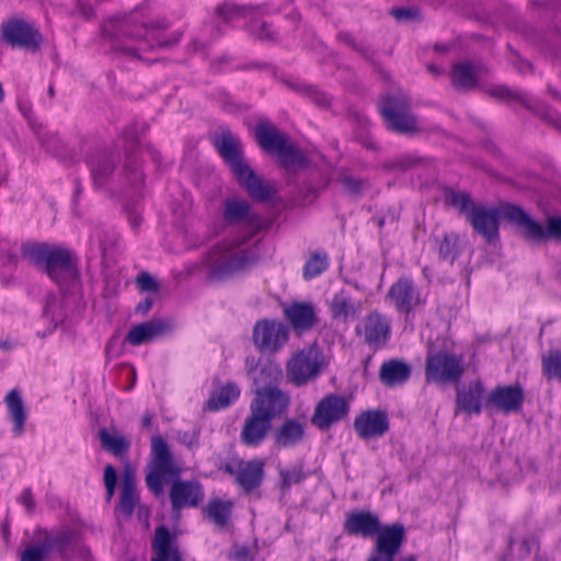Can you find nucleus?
I'll return each mask as SVG.
<instances>
[{"label": "nucleus", "mask_w": 561, "mask_h": 561, "mask_svg": "<svg viewBox=\"0 0 561 561\" xmlns=\"http://www.w3.org/2000/svg\"><path fill=\"white\" fill-rule=\"evenodd\" d=\"M124 172L129 176L130 184L136 185L142 182L144 175L138 170L134 159L127 158L124 164Z\"/></svg>", "instance_id": "48"}, {"label": "nucleus", "mask_w": 561, "mask_h": 561, "mask_svg": "<svg viewBox=\"0 0 561 561\" xmlns=\"http://www.w3.org/2000/svg\"><path fill=\"white\" fill-rule=\"evenodd\" d=\"M257 367V360L255 357H247L245 359V370L250 375L252 374Z\"/></svg>", "instance_id": "59"}, {"label": "nucleus", "mask_w": 561, "mask_h": 561, "mask_svg": "<svg viewBox=\"0 0 561 561\" xmlns=\"http://www.w3.org/2000/svg\"><path fill=\"white\" fill-rule=\"evenodd\" d=\"M21 253L25 260L43 268L62 291L79 288L77 257L70 250L45 243H27L22 245Z\"/></svg>", "instance_id": "4"}, {"label": "nucleus", "mask_w": 561, "mask_h": 561, "mask_svg": "<svg viewBox=\"0 0 561 561\" xmlns=\"http://www.w3.org/2000/svg\"><path fill=\"white\" fill-rule=\"evenodd\" d=\"M404 540V528L394 524L379 530L376 546L367 561H394Z\"/></svg>", "instance_id": "15"}, {"label": "nucleus", "mask_w": 561, "mask_h": 561, "mask_svg": "<svg viewBox=\"0 0 561 561\" xmlns=\"http://www.w3.org/2000/svg\"><path fill=\"white\" fill-rule=\"evenodd\" d=\"M168 329L167 323L160 319H152L150 321H146L134 325L127 336L126 341L131 345H141L144 343H148L153 339L160 336Z\"/></svg>", "instance_id": "30"}, {"label": "nucleus", "mask_w": 561, "mask_h": 561, "mask_svg": "<svg viewBox=\"0 0 561 561\" xmlns=\"http://www.w3.org/2000/svg\"><path fill=\"white\" fill-rule=\"evenodd\" d=\"M227 224H242L243 232L214 247L207 255L211 277L221 279L244 270L257 259V251L247 242L261 229V219L251 211L250 205L241 199H227L224 206Z\"/></svg>", "instance_id": "1"}, {"label": "nucleus", "mask_w": 561, "mask_h": 561, "mask_svg": "<svg viewBox=\"0 0 561 561\" xmlns=\"http://www.w3.org/2000/svg\"><path fill=\"white\" fill-rule=\"evenodd\" d=\"M151 421H152V415L147 413L144 415L141 422H142V426H150L151 425Z\"/></svg>", "instance_id": "64"}, {"label": "nucleus", "mask_w": 561, "mask_h": 561, "mask_svg": "<svg viewBox=\"0 0 561 561\" xmlns=\"http://www.w3.org/2000/svg\"><path fill=\"white\" fill-rule=\"evenodd\" d=\"M458 242L459 237L456 233H445L442 239L437 240L439 256L453 263L458 256Z\"/></svg>", "instance_id": "41"}, {"label": "nucleus", "mask_w": 561, "mask_h": 561, "mask_svg": "<svg viewBox=\"0 0 561 561\" xmlns=\"http://www.w3.org/2000/svg\"><path fill=\"white\" fill-rule=\"evenodd\" d=\"M272 428V422L267 417L250 410L241 428L240 440L245 446L256 447L265 440Z\"/></svg>", "instance_id": "23"}, {"label": "nucleus", "mask_w": 561, "mask_h": 561, "mask_svg": "<svg viewBox=\"0 0 561 561\" xmlns=\"http://www.w3.org/2000/svg\"><path fill=\"white\" fill-rule=\"evenodd\" d=\"M49 552L50 551L43 539L41 543L28 546L21 553V561H44Z\"/></svg>", "instance_id": "44"}, {"label": "nucleus", "mask_w": 561, "mask_h": 561, "mask_svg": "<svg viewBox=\"0 0 561 561\" xmlns=\"http://www.w3.org/2000/svg\"><path fill=\"white\" fill-rule=\"evenodd\" d=\"M137 285L142 291H154L159 290L158 282L146 272H142L137 277Z\"/></svg>", "instance_id": "49"}, {"label": "nucleus", "mask_w": 561, "mask_h": 561, "mask_svg": "<svg viewBox=\"0 0 561 561\" xmlns=\"http://www.w3.org/2000/svg\"><path fill=\"white\" fill-rule=\"evenodd\" d=\"M465 373L463 357L448 351L428 354L425 377L428 382L440 385L458 382Z\"/></svg>", "instance_id": "9"}, {"label": "nucleus", "mask_w": 561, "mask_h": 561, "mask_svg": "<svg viewBox=\"0 0 561 561\" xmlns=\"http://www.w3.org/2000/svg\"><path fill=\"white\" fill-rule=\"evenodd\" d=\"M152 305H153L152 298L147 297L137 305L136 311L141 314H146L152 308Z\"/></svg>", "instance_id": "57"}, {"label": "nucleus", "mask_w": 561, "mask_h": 561, "mask_svg": "<svg viewBox=\"0 0 561 561\" xmlns=\"http://www.w3.org/2000/svg\"><path fill=\"white\" fill-rule=\"evenodd\" d=\"M391 14L398 20H410L415 15V12L409 9H392Z\"/></svg>", "instance_id": "56"}, {"label": "nucleus", "mask_w": 561, "mask_h": 561, "mask_svg": "<svg viewBox=\"0 0 561 561\" xmlns=\"http://www.w3.org/2000/svg\"><path fill=\"white\" fill-rule=\"evenodd\" d=\"M541 363L546 378L561 380V348L549 350L542 355Z\"/></svg>", "instance_id": "39"}, {"label": "nucleus", "mask_w": 561, "mask_h": 561, "mask_svg": "<svg viewBox=\"0 0 561 561\" xmlns=\"http://www.w3.org/2000/svg\"><path fill=\"white\" fill-rule=\"evenodd\" d=\"M288 328L280 321L262 319L253 328L252 340L261 353H277L288 342Z\"/></svg>", "instance_id": "13"}, {"label": "nucleus", "mask_w": 561, "mask_h": 561, "mask_svg": "<svg viewBox=\"0 0 561 561\" xmlns=\"http://www.w3.org/2000/svg\"><path fill=\"white\" fill-rule=\"evenodd\" d=\"M115 156L110 152L98 153L91 160V172L94 184L99 187L106 184L115 168Z\"/></svg>", "instance_id": "31"}, {"label": "nucleus", "mask_w": 561, "mask_h": 561, "mask_svg": "<svg viewBox=\"0 0 561 561\" xmlns=\"http://www.w3.org/2000/svg\"><path fill=\"white\" fill-rule=\"evenodd\" d=\"M151 549L150 561H184L176 536L164 526L156 528Z\"/></svg>", "instance_id": "22"}, {"label": "nucleus", "mask_w": 561, "mask_h": 561, "mask_svg": "<svg viewBox=\"0 0 561 561\" xmlns=\"http://www.w3.org/2000/svg\"><path fill=\"white\" fill-rule=\"evenodd\" d=\"M249 10L238 7L233 3H222L218 5L217 13L225 22H232L240 18H245Z\"/></svg>", "instance_id": "43"}, {"label": "nucleus", "mask_w": 561, "mask_h": 561, "mask_svg": "<svg viewBox=\"0 0 561 561\" xmlns=\"http://www.w3.org/2000/svg\"><path fill=\"white\" fill-rule=\"evenodd\" d=\"M249 557V549L245 547H241L234 551V558L238 561H245Z\"/></svg>", "instance_id": "60"}, {"label": "nucleus", "mask_w": 561, "mask_h": 561, "mask_svg": "<svg viewBox=\"0 0 561 561\" xmlns=\"http://www.w3.org/2000/svg\"><path fill=\"white\" fill-rule=\"evenodd\" d=\"M137 490L136 488V474L134 469L126 465L123 471L122 490Z\"/></svg>", "instance_id": "51"}, {"label": "nucleus", "mask_w": 561, "mask_h": 561, "mask_svg": "<svg viewBox=\"0 0 561 561\" xmlns=\"http://www.w3.org/2000/svg\"><path fill=\"white\" fill-rule=\"evenodd\" d=\"M323 364V355L317 346L304 348L287 362V380L296 387L305 386L320 375Z\"/></svg>", "instance_id": "8"}, {"label": "nucleus", "mask_w": 561, "mask_h": 561, "mask_svg": "<svg viewBox=\"0 0 561 561\" xmlns=\"http://www.w3.org/2000/svg\"><path fill=\"white\" fill-rule=\"evenodd\" d=\"M282 477V485L283 488H289L293 484H297L301 482L306 474L300 467L293 468L290 470L282 469L279 471Z\"/></svg>", "instance_id": "46"}, {"label": "nucleus", "mask_w": 561, "mask_h": 561, "mask_svg": "<svg viewBox=\"0 0 561 561\" xmlns=\"http://www.w3.org/2000/svg\"><path fill=\"white\" fill-rule=\"evenodd\" d=\"M254 134L259 146L272 154H277L289 142L288 136L268 122H260Z\"/></svg>", "instance_id": "27"}, {"label": "nucleus", "mask_w": 561, "mask_h": 561, "mask_svg": "<svg viewBox=\"0 0 561 561\" xmlns=\"http://www.w3.org/2000/svg\"><path fill=\"white\" fill-rule=\"evenodd\" d=\"M44 541L49 551L57 550L64 560H68L66 550L73 543L75 533L71 529H62L54 535L45 533Z\"/></svg>", "instance_id": "38"}, {"label": "nucleus", "mask_w": 561, "mask_h": 561, "mask_svg": "<svg viewBox=\"0 0 561 561\" xmlns=\"http://www.w3.org/2000/svg\"><path fill=\"white\" fill-rule=\"evenodd\" d=\"M5 403L9 414L13 421V432L16 436H21L24 432V424L26 420V412L20 392L12 389L5 396Z\"/></svg>", "instance_id": "33"}, {"label": "nucleus", "mask_w": 561, "mask_h": 561, "mask_svg": "<svg viewBox=\"0 0 561 561\" xmlns=\"http://www.w3.org/2000/svg\"><path fill=\"white\" fill-rule=\"evenodd\" d=\"M232 511V502L220 499H211L203 508V514L207 519L219 528L227 526Z\"/></svg>", "instance_id": "34"}, {"label": "nucleus", "mask_w": 561, "mask_h": 561, "mask_svg": "<svg viewBox=\"0 0 561 561\" xmlns=\"http://www.w3.org/2000/svg\"><path fill=\"white\" fill-rule=\"evenodd\" d=\"M279 163L287 170L295 171L307 165L304 153L290 141L276 154Z\"/></svg>", "instance_id": "37"}, {"label": "nucleus", "mask_w": 561, "mask_h": 561, "mask_svg": "<svg viewBox=\"0 0 561 561\" xmlns=\"http://www.w3.org/2000/svg\"><path fill=\"white\" fill-rule=\"evenodd\" d=\"M339 39L351 46L353 49L355 50H358V51H362L363 50V46L360 44H357L354 39V37L350 34V33H340L339 34Z\"/></svg>", "instance_id": "55"}, {"label": "nucleus", "mask_w": 561, "mask_h": 561, "mask_svg": "<svg viewBox=\"0 0 561 561\" xmlns=\"http://www.w3.org/2000/svg\"><path fill=\"white\" fill-rule=\"evenodd\" d=\"M485 389L480 380L468 383L466 388L457 390L456 413L463 411L468 414H479Z\"/></svg>", "instance_id": "29"}, {"label": "nucleus", "mask_w": 561, "mask_h": 561, "mask_svg": "<svg viewBox=\"0 0 561 561\" xmlns=\"http://www.w3.org/2000/svg\"><path fill=\"white\" fill-rule=\"evenodd\" d=\"M14 342L10 340L0 341V348L4 351H10L14 347Z\"/></svg>", "instance_id": "63"}, {"label": "nucleus", "mask_w": 561, "mask_h": 561, "mask_svg": "<svg viewBox=\"0 0 561 561\" xmlns=\"http://www.w3.org/2000/svg\"><path fill=\"white\" fill-rule=\"evenodd\" d=\"M344 529L348 535L369 538L380 530V523L376 515L369 512H353L347 515Z\"/></svg>", "instance_id": "24"}, {"label": "nucleus", "mask_w": 561, "mask_h": 561, "mask_svg": "<svg viewBox=\"0 0 561 561\" xmlns=\"http://www.w3.org/2000/svg\"><path fill=\"white\" fill-rule=\"evenodd\" d=\"M354 430L362 439L383 436L389 431L388 414L381 410H367L354 420Z\"/></svg>", "instance_id": "19"}, {"label": "nucleus", "mask_w": 561, "mask_h": 561, "mask_svg": "<svg viewBox=\"0 0 561 561\" xmlns=\"http://www.w3.org/2000/svg\"><path fill=\"white\" fill-rule=\"evenodd\" d=\"M99 436L102 447L116 457H122L129 449L130 443L123 435L112 434L107 430L102 428Z\"/></svg>", "instance_id": "36"}, {"label": "nucleus", "mask_w": 561, "mask_h": 561, "mask_svg": "<svg viewBox=\"0 0 561 561\" xmlns=\"http://www.w3.org/2000/svg\"><path fill=\"white\" fill-rule=\"evenodd\" d=\"M284 314L298 332H306L318 322L314 306L309 302H294L284 309Z\"/></svg>", "instance_id": "25"}, {"label": "nucleus", "mask_w": 561, "mask_h": 561, "mask_svg": "<svg viewBox=\"0 0 561 561\" xmlns=\"http://www.w3.org/2000/svg\"><path fill=\"white\" fill-rule=\"evenodd\" d=\"M379 110L389 129L405 135L419 131L411 112V100L407 95L400 93L383 98Z\"/></svg>", "instance_id": "7"}, {"label": "nucleus", "mask_w": 561, "mask_h": 561, "mask_svg": "<svg viewBox=\"0 0 561 561\" xmlns=\"http://www.w3.org/2000/svg\"><path fill=\"white\" fill-rule=\"evenodd\" d=\"M331 318L341 323L356 320L363 311V302L348 290L335 293L329 302Z\"/></svg>", "instance_id": "21"}, {"label": "nucleus", "mask_w": 561, "mask_h": 561, "mask_svg": "<svg viewBox=\"0 0 561 561\" xmlns=\"http://www.w3.org/2000/svg\"><path fill=\"white\" fill-rule=\"evenodd\" d=\"M329 266V257L325 252H313L304 267V277L311 279L323 273Z\"/></svg>", "instance_id": "40"}, {"label": "nucleus", "mask_w": 561, "mask_h": 561, "mask_svg": "<svg viewBox=\"0 0 561 561\" xmlns=\"http://www.w3.org/2000/svg\"><path fill=\"white\" fill-rule=\"evenodd\" d=\"M264 467L263 459L255 458L247 461L236 457L220 466L219 469L232 476L236 484L249 494L262 484L265 477Z\"/></svg>", "instance_id": "11"}, {"label": "nucleus", "mask_w": 561, "mask_h": 561, "mask_svg": "<svg viewBox=\"0 0 561 561\" xmlns=\"http://www.w3.org/2000/svg\"><path fill=\"white\" fill-rule=\"evenodd\" d=\"M492 94L497 98H501V99H506V98L512 96V92L504 87H497V88L493 89Z\"/></svg>", "instance_id": "58"}, {"label": "nucleus", "mask_w": 561, "mask_h": 561, "mask_svg": "<svg viewBox=\"0 0 561 561\" xmlns=\"http://www.w3.org/2000/svg\"><path fill=\"white\" fill-rule=\"evenodd\" d=\"M520 545H522L523 550H524L526 553H529V552H530V550H531L534 547H536V545H537V543H536V541H535L534 539H524V540L522 541V543H520Z\"/></svg>", "instance_id": "62"}, {"label": "nucleus", "mask_w": 561, "mask_h": 561, "mask_svg": "<svg viewBox=\"0 0 561 561\" xmlns=\"http://www.w3.org/2000/svg\"><path fill=\"white\" fill-rule=\"evenodd\" d=\"M524 399L525 396L522 386H497L490 392L486 400V408H492L508 414L519 411Z\"/></svg>", "instance_id": "20"}, {"label": "nucleus", "mask_w": 561, "mask_h": 561, "mask_svg": "<svg viewBox=\"0 0 561 561\" xmlns=\"http://www.w3.org/2000/svg\"><path fill=\"white\" fill-rule=\"evenodd\" d=\"M215 146L222 159L229 164L238 182L253 199L265 202L273 197L275 190L264 183L243 159L241 142L231 131H221L215 139Z\"/></svg>", "instance_id": "5"}, {"label": "nucleus", "mask_w": 561, "mask_h": 561, "mask_svg": "<svg viewBox=\"0 0 561 561\" xmlns=\"http://www.w3.org/2000/svg\"><path fill=\"white\" fill-rule=\"evenodd\" d=\"M350 413V402L343 396L330 393L314 407L311 423L320 431H328L334 424L345 420Z\"/></svg>", "instance_id": "12"}, {"label": "nucleus", "mask_w": 561, "mask_h": 561, "mask_svg": "<svg viewBox=\"0 0 561 561\" xmlns=\"http://www.w3.org/2000/svg\"><path fill=\"white\" fill-rule=\"evenodd\" d=\"M181 469L175 463L172 453L161 436L151 438V459L147 466L146 484L157 496L163 493V480L175 478L170 489L173 511L196 507L204 500V489L197 480L178 479Z\"/></svg>", "instance_id": "2"}, {"label": "nucleus", "mask_w": 561, "mask_h": 561, "mask_svg": "<svg viewBox=\"0 0 561 561\" xmlns=\"http://www.w3.org/2000/svg\"><path fill=\"white\" fill-rule=\"evenodd\" d=\"M139 502L137 490H121L118 510L125 516H131L136 504Z\"/></svg>", "instance_id": "42"}, {"label": "nucleus", "mask_w": 561, "mask_h": 561, "mask_svg": "<svg viewBox=\"0 0 561 561\" xmlns=\"http://www.w3.org/2000/svg\"><path fill=\"white\" fill-rule=\"evenodd\" d=\"M397 164H398V167H400L402 169H407L414 164V160L410 157H404V158L399 159L397 161Z\"/></svg>", "instance_id": "61"}, {"label": "nucleus", "mask_w": 561, "mask_h": 561, "mask_svg": "<svg viewBox=\"0 0 561 561\" xmlns=\"http://www.w3.org/2000/svg\"><path fill=\"white\" fill-rule=\"evenodd\" d=\"M342 184L344 188L352 194L359 193L365 186V183L362 180L352 176H344L342 179Z\"/></svg>", "instance_id": "52"}, {"label": "nucleus", "mask_w": 561, "mask_h": 561, "mask_svg": "<svg viewBox=\"0 0 561 561\" xmlns=\"http://www.w3.org/2000/svg\"><path fill=\"white\" fill-rule=\"evenodd\" d=\"M251 32L259 37L260 39H268L271 38V33L268 31V25L264 22L254 23L251 26Z\"/></svg>", "instance_id": "54"}, {"label": "nucleus", "mask_w": 561, "mask_h": 561, "mask_svg": "<svg viewBox=\"0 0 561 561\" xmlns=\"http://www.w3.org/2000/svg\"><path fill=\"white\" fill-rule=\"evenodd\" d=\"M3 39L12 46H19L36 50L42 42V36L36 28L22 20H13L2 27Z\"/></svg>", "instance_id": "18"}, {"label": "nucleus", "mask_w": 561, "mask_h": 561, "mask_svg": "<svg viewBox=\"0 0 561 561\" xmlns=\"http://www.w3.org/2000/svg\"><path fill=\"white\" fill-rule=\"evenodd\" d=\"M117 481L116 470L112 465H107L104 469V485L106 489V496L110 501L115 492Z\"/></svg>", "instance_id": "47"}, {"label": "nucleus", "mask_w": 561, "mask_h": 561, "mask_svg": "<svg viewBox=\"0 0 561 561\" xmlns=\"http://www.w3.org/2000/svg\"><path fill=\"white\" fill-rule=\"evenodd\" d=\"M486 73L482 64L463 61L456 64L451 72V82L457 89H472Z\"/></svg>", "instance_id": "28"}, {"label": "nucleus", "mask_w": 561, "mask_h": 561, "mask_svg": "<svg viewBox=\"0 0 561 561\" xmlns=\"http://www.w3.org/2000/svg\"><path fill=\"white\" fill-rule=\"evenodd\" d=\"M289 402L290 397L287 392L277 386H267L255 390V397L251 401L250 410L273 422L274 419L287 411Z\"/></svg>", "instance_id": "14"}, {"label": "nucleus", "mask_w": 561, "mask_h": 561, "mask_svg": "<svg viewBox=\"0 0 561 561\" xmlns=\"http://www.w3.org/2000/svg\"><path fill=\"white\" fill-rule=\"evenodd\" d=\"M165 20H156L150 23L138 21L135 14L119 19L115 25L116 48L131 57H139L138 51L147 48H170L176 45L183 33L176 31L167 39H160L159 32L167 30Z\"/></svg>", "instance_id": "3"}, {"label": "nucleus", "mask_w": 561, "mask_h": 561, "mask_svg": "<svg viewBox=\"0 0 561 561\" xmlns=\"http://www.w3.org/2000/svg\"><path fill=\"white\" fill-rule=\"evenodd\" d=\"M386 299L402 313H409L424 304L420 290L410 278L405 277L399 278L391 285Z\"/></svg>", "instance_id": "16"}, {"label": "nucleus", "mask_w": 561, "mask_h": 561, "mask_svg": "<svg viewBox=\"0 0 561 561\" xmlns=\"http://www.w3.org/2000/svg\"><path fill=\"white\" fill-rule=\"evenodd\" d=\"M36 135L38 139L41 140L42 145L48 150L51 151L55 154L59 153V147L61 145V141L59 137L48 130H36Z\"/></svg>", "instance_id": "45"}, {"label": "nucleus", "mask_w": 561, "mask_h": 561, "mask_svg": "<svg viewBox=\"0 0 561 561\" xmlns=\"http://www.w3.org/2000/svg\"><path fill=\"white\" fill-rule=\"evenodd\" d=\"M19 502L25 507L28 514L33 513L35 510V501L30 488L23 490L21 495L19 496Z\"/></svg>", "instance_id": "53"}, {"label": "nucleus", "mask_w": 561, "mask_h": 561, "mask_svg": "<svg viewBox=\"0 0 561 561\" xmlns=\"http://www.w3.org/2000/svg\"><path fill=\"white\" fill-rule=\"evenodd\" d=\"M356 332L364 336L365 342L374 347H380L390 337L391 321L378 311L369 312L357 325Z\"/></svg>", "instance_id": "17"}, {"label": "nucleus", "mask_w": 561, "mask_h": 561, "mask_svg": "<svg viewBox=\"0 0 561 561\" xmlns=\"http://www.w3.org/2000/svg\"><path fill=\"white\" fill-rule=\"evenodd\" d=\"M239 396L240 388L233 382H228L211 393L207 407L213 411L225 409L236 401Z\"/></svg>", "instance_id": "35"}, {"label": "nucleus", "mask_w": 561, "mask_h": 561, "mask_svg": "<svg viewBox=\"0 0 561 561\" xmlns=\"http://www.w3.org/2000/svg\"><path fill=\"white\" fill-rule=\"evenodd\" d=\"M507 216L520 234L529 241L540 242L550 237L561 240V217H550L547 220V228H543L522 208H510Z\"/></svg>", "instance_id": "10"}, {"label": "nucleus", "mask_w": 561, "mask_h": 561, "mask_svg": "<svg viewBox=\"0 0 561 561\" xmlns=\"http://www.w3.org/2000/svg\"><path fill=\"white\" fill-rule=\"evenodd\" d=\"M410 375L409 365L396 359L383 363L379 371L380 380L387 386L402 383L409 379Z\"/></svg>", "instance_id": "32"}, {"label": "nucleus", "mask_w": 561, "mask_h": 561, "mask_svg": "<svg viewBox=\"0 0 561 561\" xmlns=\"http://www.w3.org/2000/svg\"><path fill=\"white\" fill-rule=\"evenodd\" d=\"M306 435V424L296 419H286L273 432L274 444L278 448H290L301 443Z\"/></svg>", "instance_id": "26"}, {"label": "nucleus", "mask_w": 561, "mask_h": 561, "mask_svg": "<svg viewBox=\"0 0 561 561\" xmlns=\"http://www.w3.org/2000/svg\"><path fill=\"white\" fill-rule=\"evenodd\" d=\"M180 442L188 449L195 450L199 446V431L184 432L180 434Z\"/></svg>", "instance_id": "50"}, {"label": "nucleus", "mask_w": 561, "mask_h": 561, "mask_svg": "<svg viewBox=\"0 0 561 561\" xmlns=\"http://www.w3.org/2000/svg\"><path fill=\"white\" fill-rule=\"evenodd\" d=\"M447 201L466 216L473 230L481 234L488 243H492L499 238V220L503 218L513 225L507 211L510 208H518L512 204L500 207L476 205L468 194L454 191L447 195Z\"/></svg>", "instance_id": "6"}]
</instances>
